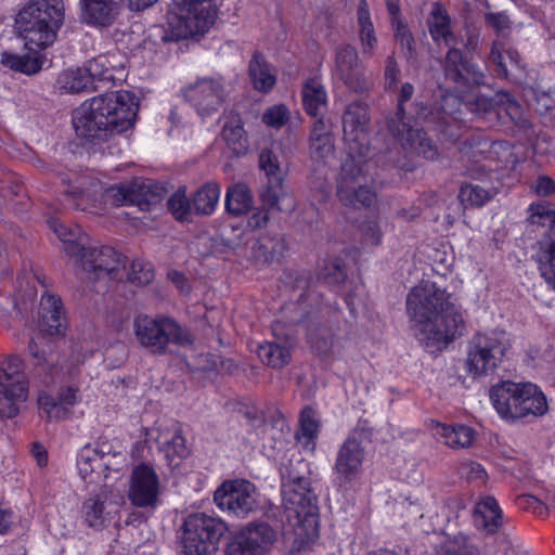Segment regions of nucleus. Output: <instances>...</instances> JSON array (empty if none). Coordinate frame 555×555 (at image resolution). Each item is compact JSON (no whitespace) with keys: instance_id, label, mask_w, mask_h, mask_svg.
Listing matches in <instances>:
<instances>
[{"instance_id":"a211bd4d","label":"nucleus","mask_w":555,"mask_h":555,"mask_svg":"<svg viewBox=\"0 0 555 555\" xmlns=\"http://www.w3.org/2000/svg\"><path fill=\"white\" fill-rule=\"evenodd\" d=\"M159 479L153 466L141 463L131 472L128 500L135 507L154 509L159 501Z\"/></svg>"},{"instance_id":"c9c22d12","label":"nucleus","mask_w":555,"mask_h":555,"mask_svg":"<svg viewBox=\"0 0 555 555\" xmlns=\"http://www.w3.org/2000/svg\"><path fill=\"white\" fill-rule=\"evenodd\" d=\"M302 103L310 116H318L326 107V91L324 86L315 78L308 79L302 87Z\"/></svg>"},{"instance_id":"2f4dec72","label":"nucleus","mask_w":555,"mask_h":555,"mask_svg":"<svg viewBox=\"0 0 555 555\" xmlns=\"http://www.w3.org/2000/svg\"><path fill=\"white\" fill-rule=\"evenodd\" d=\"M356 17L362 53L371 56L377 46V36L372 21L370 5L366 0L358 1Z\"/></svg>"},{"instance_id":"412c9836","label":"nucleus","mask_w":555,"mask_h":555,"mask_svg":"<svg viewBox=\"0 0 555 555\" xmlns=\"http://www.w3.org/2000/svg\"><path fill=\"white\" fill-rule=\"evenodd\" d=\"M335 74L351 91L363 92L366 89L358 51L351 44H341L336 48Z\"/></svg>"},{"instance_id":"7ed1b4c3","label":"nucleus","mask_w":555,"mask_h":555,"mask_svg":"<svg viewBox=\"0 0 555 555\" xmlns=\"http://www.w3.org/2000/svg\"><path fill=\"white\" fill-rule=\"evenodd\" d=\"M64 17L63 0H29L15 17V29L27 51L40 52L56 40Z\"/></svg>"},{"instance_id":"1a4fd4ad","label":"nucleus","mask_w":555,"mask_h":555,"mask_svg":"<svg viewBox=\"0 0 555 555\" xmlns=\"http://www.w3.org/2000/svg\"><path fill=\"white\" fill-rule=\"evenodd\" d=\"M178 7L180 13L170 18L168 28H157L164 43L203 36L215 23L216 11L208 2Z\"/></svg>"},{"instance_id":"0eeeda50","label":"nucleus","mask_w":555,"mask_h":555,"mask_svg":"<svg viewBox=\"0 0 555 555\" xmlns=\"http://www.w3.org/2000/svg\"><path fill=\"white\" fill-rule=\"evenodd\" d=\"M512 347L504 331L475 334L467 343L465 370L473 378L493 374L504 362Z\"/></svg>"},{"instance_id":"5fc2aeb1","label":"nucleus","mask_w":555,"mask_h":555,"mask_svg":"<svg viewBox=\"0 0 555 555\" xmlns=\"http://www.w3.org/2000/svg\"><path fill=\"white\" fill-rule=\"evenodd\" d=\"M168 210L179 221L190 220L194 215L192 202L186 197L185 189L179 188L167 202Z\"/></svg>"},{"instance_id":"4be33fe9","label":"nucleus","mask_w":555,"mask_h":555,"mask_svg":"<svg viewBox=\"0 0 555 555\" xmlns=\"http://www.w3.org/2000/svg\"><path fill=\"white\" fill-rule=\"evenodd\" d=\"M79 400L78 386L70 385L61 387L56 398L46 392H40L38 396V406L41 415L49 421H60L69 416V408L78 403Z\"/></svg>"},{"instance_id":"39448f33","label":"nucleus","mask_w":555,"mask_h":555,"mask_svg":"<svg viewBox=\"0 0 555 555\" xmlns=\"http://www.w3.org/2000/svg\"><path fill=\"white\" fill-rule=\"evenodd\" d=\"M307 470L302 461L292 462L282 473V496L287 519H295L294 527L315 526L318 517V499L310 487L309 478L300 474Z\"/></svg>"},{"instance_id":"6ab92c4d","label":"nucleus","mask_w":555,"mask_h":555,"mask_svg":"<svg viewBox=\"0 0 555 555\" xmlns=\"http://www.w3.org/2000/svg\"><path fill=\"white\" fill-rule=\"evenodd\" d=\"M276 538V532L266 522L249 524L228 543L227 555H261Z\"/></svg>"},{"instance_id":"20e7f679","label":"nucleus","mask_w":555,"mask_h":555,"mask_svg":"<svg viewBox=\"0 0 555 555\" xmlns=\"http://www.w3.org/2000/svg\"><path fill=\"white\" fill-rule=\"evenodd\" d=\"M427 25L436 43H444L450 47L443 63L446 78L465 88L483 85L485 74L482 70L464 60L462 51L453 47L456 43V38L451 29V21L448 13L440 5H434Z\"/></svg>"},{"instance_id":"4c0bfd02","label":"nucleus","mask_w":555,"mask_h":555,"mask_svg":"<svg viewBox=\"0 0 555 555\" xmlns=\"http://www.w3.org/2000/svg\"><path fill=\"white\" fill-rule=\"evenodd\" d=\"M249 77L253 81L255 89L268 92L275 85V75L263 55L255 52L249 62Z\"/></svg>"},{"instance_id":"e433bc0d","label":"nucleus","mask_w":555,"mask_h":555,"mask_svg":"<svg viewBox=\"0 0 555 555\" xmlns=\"http://www.w3.org/2000/svg\"><path fill=\"white\" fill-rule=\"evenodd\" d=\"M0 388V416L13 418L20 412V404L27 400L28 388L18 383Z\"/></svg>"},{"instance_id":"b1692460","label":"nucleus","mask_w":555,"mask_h":555,"mask_svg":"<svg viewBox=\"0 0 555 555\" xmlns=\"http://www.w3.org/2000/svg\"><path fill=\"white\" fill-rule=\"evenodd\" d=\"M364 456V448L356 435H351L340 446L334 469L344 479L351 480L361 472Z\"/></svg>"},{"instance_id":"680f3d73","label":"nucleus","mask_w":555,"mask_h":555,"mask_svg":"<svg viewBox=\"0 0 555 555\" xmlns=\"http://www.w3.org/2000/svg\"><path fill=\"white\" fill-rule=\"evenodd\" d=\"M390 25L393 30L395 40L402 49L406 50L408 56H412L414 53V38L408 25L403 20L393 21Z\"/></svg>"},{"instance_id":"aec40b11","label":"nucleus","mask_w":555,"mask_h":555,"mask_svg":"<svg viewBox=\"0 0 555 555\" xmlns=\"http://www.w3.org/2000/svg\"><path fill=\"white\" fill-rule=\"evenodd\" d=\"M185 99L202 116L217 112L224 100L222 85L211 78H203L184 90Z\"/></svg>"},{"instance_id":"f3484780","label":"nucleus","mask_w":555,"mask_h":555,"mask_svg":"<svg viewBox=\"0 0 555 555\" xmlns=\"http://www.w3.org/2000/svg\"><path fill=\"white\" fill-rule=\"evenodd\" d=\"M214 501L221 509L246 517L257 508V490L247 480H228L215 491Z\"/></svg>"},{"instance_id":"79ce46f5","label":"nucleus","mask_w":555,"mask_h":555,"mask_svg":"<svg viewBox=\"0 0 555 555\" xmlns=\"http://www.w3.org/2000/svg\"><path fill=\"white\" fill-rule=\"evenodd\" d=\"M91 86L86 68H70L63 70L56 79V88L62 93H79Z\"/></svg>"},{"instance_id":"72a5a7b5","label":"nucleus","mask_w":555,"mask_h":555,"mask_svg":"<svg viewBox=\"0 0 555 555\" xmlns=\"http://www.w3.org/2000/svg\"><path fill=\"white\" fill-rule=\"evenodd\" d=\"M77 466L81 478L87 483H95L101 477L100 469L104 466L102 454L87 446L78 454Z\"/></svg>"},{"instance_id":"49530a36","label":"nucleus","mask_w":555,"mask_h":555,"mask_svg":"<svg viewBox=\"0 0 555 555\" xmlns=\"http://www.w3.org/2000/svg\"><path fill=\"white\" fill-rule=\"evenodd\" d=\"M51 230L57 235V237L65 244V251L70 256H79L83 250V246L77 243L79 237L80 229H69L64 225L59 219L53 218L49 221Z\"/></svg>"},{"instance_id":"4468645a","label":"nucleus","mask_w":555,"mask_h":555,"mask_svg":"<svg viewBox=\"0 0 555 555\" xmlns=\"http://www.w3.org/2000/svg\"><path fill=\"white\" fill-rule=\"evenodd\" d=\"M301 322V314L276 320L272 325L274 340L258 346L257 353L262 363L273 369H282L291 361V351L296 345L292 326Z\"/></svg>"},{"instance_id":"9b49d317","label":"nucleus","mask_w":555,"mask_h":555,"mask_svg":"<svg viewBox=\"0 0 555 555\" xmlns=\"http://www.w3.org/2000/svg\"><path fill=\"white\" fill-rule=\"evenodd\" d=\"M366 159L346 157L341 165L337 180V196L345 206L370 207L376 199V193L369 185Z\"/></svg>"},{"instance_id":"423d86ee","label":"nucleus","mask_w":555,"mask_h":555,"mask_svg":"<svg viewBox=\"0 0 555 555\" xmlns=\"http://www.w3.org/2000/svg\"><path fill=\"white\" fill-rule=\"evenodd\" d=\"M133 332L139 345L154 356L172 352V347L192 343L191 334L173 319L139 315L133 321Z\"/></svg>"},{"instance_id":"a878e982","label":"nucleus","mask_w":555,"mask_h":555,"mask_svg":"<svg viewBox=\"0 0 555 555\" xmlns=\"http://www.w3.org/2000/svg\"><path fill=\"white\" fill-rule=\"evenodd\" d=\"M522 383L505 380L494 385L490 391V399L496 412L503 418H516L515 405L518 406Z\"/></svg>"},{"instance_id":"bf43d9fd","label":"nucleus","mask_w":555,"mask_h":555,"mask_svg":"<svg viewBox=\"0 0 555 555\" xmlns=\"http://www.w3.org/2000/svg\"><path fill=\"white\" fill-rule=\"evenodd\" d=\"M320 422L317 418L315 411L311 408H305L299 417V428L302 437L307 439L305 446L313 444V440L319 433Z\"/></svg>"},{"instance_id":"393cba45","label":"nucleus","mask_w":555,"mask_h":555,"mask_svg":"<svg viewBox=\"0 0 555 555\" xmlns=\"http://www.w3.org/2000/svg\"><path fill=\"white\" fill-rule=\"evenodd\" d=\"M121 0H81V21L94 27H109L119 15Z\"/></svg>"},{"instance_id":"4d7b16f0","label":"nucleus","mask_w":555,"mask_h":555,"mask_svg":"<svg viewBox=\"0 0 555 555\" xmlns=\"http://www.w3.org/2000/svg\"><path fill=\"white\" fill-rule=\"evenodd\" d=\"M539 264L542 276L555 289V238L540 251Z\"/></svg>"},{"instance_id":"13d9d810","label":"nucleus","mask_w":555,"mask_h":555,"mask_svg":"<svg viewBox=\"0 0 555 555\" xmlns=\"http://www.w3.org/2000/svg\"><path fill=\"white\" fill-rule=\"evenodd\" d=\"M282 182L276 179L268 180L267 184L259 190L258 197L262 206L271 210H280L279 202L284 195Z\"/></svg>"},{"instance_id":"774afa93","label":"nucleus","mask_w":555,"mask_h":555,"mask_svg":"<svg viewBox=\"0 0 555 555\" xmlns=\"http://www.w3.org/2000/svg\"><path fill=\"white\" fill-rule=\"evenodd\" d=\"M361 233L365 245L376 247L382 243L383 232L375 220L365 221L361 227Z\"/></svg>"},{"instance_id":"2eb2a0df","label":"nucleus","mask_w":555,"mask_h":555,"mask_svg":"<svg viewBox=\"0 0 555 555\" xmlns=\"http://www.w3.org/2000/svg\"><path fill=\"white\" fill-rule=\"evenodd\" d=\"M369 108L365 104L353 102L346 107L343 115L344 140L347 144L346 157H369Z\"/></svg>"},{"instance_id":"ea45409f","label":"nucleus","mask_w":555,"mask_h":555,"mask_svg":"<svg viewBox=\"0 0 555 555\" xmlns=\"http://www.w3.org/2000/svg\"><path fill=\"white\" fill-rule=\"evenodd\" d=\"M24 362L16 354H8L0 359V387H13L22 384L27 387Z\"/></svg>"},{"instance_id":"a18cd8bd","label":"nucleus","mask_w":555,"mask_h":555,"mask_svg":"<svg viewBox=\"0 0 555 555\" xmlns=\"http://www.w3.org/2000/svg\"><path fill=\"white\" fill-rule=\"evenodd\" d=\"M437 434H439L443 439L446 444L451 448H467L472 444L474 439L473 429L464 426H447V425H437Z\"/></svg>"},{"instance_id":"f704fd0d","label":"nucleus","mask_w":555,"mask_h":555,"mask_svg":"<svg viewBox=\"0 0 555 555\" xmlns=\"http://www.w3.org/2000/svg\"><path fill=\"white\" fill-rule=\"evenodd\" d=\"M254 204L250 189L244 183H235L228 188L225 209L230 215L241 216L248 212Z\"/></svg>"},{"instance_id":"7c9ffc66","label":"nucleus","mask_w":555,"mask_h":555,"mask_svg":"<svg viewBox=\"0 0 555 555\" xmlns=\"http://www.w3.org/2000/svg\"><path fill=\"white\" fill-rule=\"evenodd\" d=\"M518 408L515 405L516 418L529 415L541 416L547 411V402L543 392L532 383H522Z\"/></svg>"},{"instance_id":"f8f14e48","label":"nucleus","mask_w":555,"mask_h":555,"mask_svg":"<svg viewBox=\"0 0 555 555\" xmlns=\"http://www.w3.org/2000/svg\"><path fill=\"white\" fill-rule=\"evenodd\" d=\"M76 274L81 280L95 282L100 280H122L126 270V257L111 246L85 248L75 256Z\"/></svg>"},{"instance_id":"ddd939ff","label":"nucleus","mask_w":555,"mask_h":555,"mask_svg":"<svg viewBox=\"0 0 555 555\" xmlns=\"http://www.w3.org/2000/svg\"><path fill=\"white\" fill-rule=\"evenodd\" d=\"M225 524L204 513L190 515L183 522L182 545L185 555H209L217 550Z\"/></svg>"},{"instance_id":"c85d7f7f","label":"nucleus","mask_w":555,"mask_h":555,"mask_svg":"<svg viewBox=\"0 0 555 555\" xmlns=\"http://www.w3.org/2000/svg\"><path fill=\"white\" fill-rule=\"evenodd\" d=\"M61 299L54 295H42L39 307V330L41 334L55 336L62 333Z\"/></svg>"},{"instance_id":"3c124183","label":"nucleus","mask_w":555,"mask_h":555,"mask_svg":"<svg viewBox=\"0 0 555 555\" xmlns=\"http://www.w3.org/2000/svg\"><path fill=\"white\" fill-rule=\"evenodd\" d=\"M529 221L532 224L547 227L552 231V238H555V209L545 201L532 203L529 207Z\"/></svg>"},{"instance_id":"c756f323","label":"nucleus","mask_w":555,"mask_h":555,"mask_svg":"<svg viewBox=\"0 0 555 555\" xmlns=\"http://www.w3.org/2000/svg\"><path fill=\"white\" fill-rule=\"evenodd\" d=\"M489 61L494 66L496 75L506 79L521 67L519 53L512 48L506 49L502 40L493 41Z\"/></svg>"},{"instance_id":"338daca9","label":"nucleus","mask_w":555,"mask_h":555,"mask_svg":"<svg viewBox=\"0 0 555 555\" xmlns=\"http://www.w3.org/2000/svg\"><path fill=\"white\" fill-rule=\"evenodd\" d=\"M459 475L467 481H485L487 474L483 467L476 462L465 461L459 466Z\"/></svg>"},{"instance_id":"37998d69","label":"nucleus","mask_w":555,"mask_h":555,"mask_svg":"<svg viewBox=\"0 0 555 555\" xmlns=\"http://www.w3.org/2000/svg\"><path fill=\"white\" fill-rule=\"evenodd\" d=\"M220 188L216 183H206L192 197L194 215H210L219 201Z\"/></svg>"},{"instance_id":"6e6552de","label":"nucleus","mask_w":555,"mask_h":555,"mask_svg":"<svg viewBox=\"0 0 555 555\" xmlns=\"http://www.w3.org/2000/svg\"><path fill=\"white\" fill-rule=\"evenodd\" d=\"M414 87L404 82L399 91L396 112L386 119L388 132L396 138L404 150H409L426 159L434 160L438 156V147L423 128L412 125V116L405 111L404 103L410 101Z\"/></svg>"},{"instance_id":"a19ab883","label":"nucleus","mask_w":555,"mask_h":555,"mask_svg":"<svg viewBox=\"0 0 555 555\" xmlns=\"http://www.w3.org/2000/svg\"><path fill=\"white\" fill-rule=\"evenodd\" d=\"M222 138L228 146L236 154L247 151L248 142L238 115H231L222 127Z\"/></svg>"},{"instance_id":"e2e57ef3","label":"nucleus","mask_w":555,"mask_h":555,"mask_svg":"<svg viewBox=\"0 0 555 555\" xmlns=\"http://www.w3.org/2000/svg\"><path fill=\"white\" fill-rule=\"evenodd\" d=\"M121 274L129 282L137 285L149 284L154 279V271L139 260L131 263L129 272L121 271Z\"/></svg>"},{"instance_id":"5701e85b","label":"nucleus","mask_w":555,"mask_h":555,"mask_svg":"<svg viewBox=\"0 0 555 555\" xmlns=\"http://www.w3.org/2000/svg\"><path fill=\"white\" fill-rule=\"evenodd\" d=\"M310 157L317 167H324L334 157L335 145L332 125L328 120L318 118L310 131Z\"/></svg>"},{"instance_id":"f257e3e1","label":"nucleus","mask_w":555,"mask_h":555,"mask_svg":"<svg viewBox=\"0 0 555 555\" xmlns=\"http://www.w3.org/2000/svg\"><path fill=\"white\" fill-rule=\"evenodd\" d=\"M406 310L414 322L416 337L427 344L447 345L463 334L462 312L450 300V295L433 282L423 281L411 289Z\"/></svg>"},{"instance_id":"052dcab7","label":"nucleus","mask_w":555,"mask_h":555,"mask_svg":"<svg viewBox=\"0 0 555 555\" xmlns=\"http://www.w3.org/2000/svg\"><path fill=\"white\" fill-rule=\"evenodd\" d=\"M259 166L268 180L283 181L282 170L276 155L270 150H263L259 155Z\"/></svg>"},{"instance_id":"09e8293b","label":"nucleus","mask_w":555,"mask_h":555,"mask_svg":"<svg viewBox=\"0 0 555 555\" xmlns=\"http://www.w3.org/2000/svg\"><path fill=\"white\" fill-rule=\"evenodd\" d=\"M104 504L105 496L102 494H96L83 502L81 512L89 527L102 528L104 526L106 520Z\"/></svg>"},{"instance_id":"cd10ccee","label":"nucleus","mask_w":555,"mask_h":555,"mask_svg":"<svg viewBox=\"0 0 555 555\" xmlns=\"http://www.w3.org/2000/svg\"><path fill=\"white\" fill-rule=\"evenodd\" d=\"M473 518L476 529L485 534H494L502 526V512L492 496L476 504Z\"/></svg>"},{"instance_id":"f03ea898","label":"nucleus","mask_w":555,"mask_h":555,"mask_svg":"<svg viewBox=\"0 0 555 555\" xmlns=\"http://www.w3.org/2000/svg\"><path fill=\"white\" fill-rule=\"evenodd\" d=\"M135 96L128 91L104 93L81 104L74 113L76 134L90 142L104 141L108 134L131 128L138 114Z\"/></svg>"},{"instance_id":"864d4df0","label":"nucleus","mask_w":555,"mask_h":555,"mask_svg":"<svg viewBox=\"0 0 555 555\" xmlns=\"http://www.w3.org/2000/svg\"><path fill=\"white\" fill-rule=\"evenodd\" d=\"M347 278L344 261L338 257H328L323 260L319 270V280L330 285L343 283Z\"/></svg>"},{"instance_id":"473e14b6","label":"nucleus","mask_w":555,"mask_h":555,"mask_svg":"<svg viewBox=\"0 0 555 555\" xmlns=\"http://www.w3.org/2000/svg\"><path fill=\"white\" fill-rule=\"evenodd\" d=\"M334 330L326 323L310 321L307 325V338L313 352L320 357L331 353L334 346Z\"/></svg>"},{"instance_id":"9d476101","label":"nucleus","mask_w":555,"mask_h":555,"mask_svg":"<svg viewBox=\"0 0 555 555\" xmlns=\"http://www.w3.org/2000/svg\"><path fill=\"white\" fill-rule=\"evenodd\" d=\"M366 159L346 157L341 165L337 180V196L345 206L370 207L376 199V193L369 185Z\"/></svg>"},{"instance_id":"8fccbe9b","label":"nucleus","mask_w":555,"mask_h":555,"mask_svg":"<svg viewBox=\"0 0 555 555\" xmlns=\"http://www.w3.org/2000/svg\"><path fill=\"white\" fill-rule=\"evenodd\" d=\"M494 194V189H486L477 183H468L460 189L459 199L465 206L480 207L489 202Z\"/></svg>"},{"instance_id":"58836bf2","label":"nucleus","mask_w":555,"mask_h":555,"mask_svg":"<svg viewBox=\"0 0 555 555\" xmlns=\"http://www.w3.org/2000/svg\"><path fill=\"white\" fill-rule=\"evenodd\" d=\"M285 249L286 245L282 236L266 235L254 245L253 255L257 261L270 263L278 261L284 255Z\"/></svg>"},{"instance_id":"dca6fc26","label":"nucleus","mask_w":555,"mask_h":555,"mask_svg":"<svg viewBox=\"0 0 555 555\" xmlns=\"http://www.w3.org/2000/svg\"><path fill=\"white\" fill-rule=\"evenodd\" d=\"M167 189L152 179H134L129 183H121L107 190V194L116 204L137 205L140 210H152L166 195Z\"/></svg>"},{"instance_id":"6e6d98bb","label":"nucleus","mask_w":555,"mask_h":555,"mask_svg":"<svg viewBox=\"0 0 555 555\" xmlns=\"http://www.w3.org/2000/svg\"><path fill=\"white\" fill-rule=\"evenodd\" d=\"M85 68L88 72L91 83L95 80L113 81L115 79L114 68L107 55H98L90 60Z\"/></svg>"},{"instance_id":"de8ad7c7","label":"nucleus","mask_w":555,"mask_h":555,"mask_svg":"<svg viewBox=\"0 0 555 555\" xmlns=\"http://www.w3.org/2000/svg\"><path fill=\"white\" fill-rule=\"evenodd\" d=\"M436 555H480L478 547L463 533L448 537Z\"/></svg>"},{"instance_id":"bb28decb","label":"nucleus","mask_w":555,"mask_h":555,"mask_svg":"<svg viewBox=\"0 0 555 555\" xmlns=\"http://www.w3.org/2000/svg\"><path fill=\"white\" fill-rule=\"evenodd\" d=\"M495 109H498L499 113L504 111L512 119H518L521 115L520 105L507 92H499L494 98L480 95L470 103V111L480 116H486Z\"/></svg>"},{"instance_id":"c03bdc74","label":"nucleus","mask_w":555,"mask_h":555,"mask_svg":"<svg viewBox=\"0 0 555 555\" xmlns=\"http://www.w3.org/2000/svg\"><path fill=\"white\" fill-rule=\"evenodd\" d=\"M38 54L39 52L31 51L24 55L3 52L1 63L13 70L30 75L39 72L41 68Z\"/></svg>"},{"instance_id":"0e129e2a","label":"nucleus","mask_w":555,"mask_h":555,"mask_svg":"<svg viewBox=\"0 0 555 555\" xmlns=\"http://www.w3.org/2000/svg\"><path fill=\"white\" fill-rule=\"evenodd\" d=\"M416 113L415 115L410 114L412 116V125L414 127L421 128L420 124H436L440 122L443 119V115L438 108H434L431 106L424 105L422 103L415 104Z\"/></svg>"},{"instance_id":"69168bd1","label":"nucleus","mask_w":555,"mask_h":555,"mask_svg":"<svg viewBox=\"0 0 555 555\" xmlns=\"http://www.w3.org/2000/svg\"><path fill=\"white\" fill-rule=\"evenodd\" d=\"M288 118V109L283 104L270 106L262 114L263 124L275 129L283 127Z\"/></svg>"},{"instance_id":"603ef678","label":"nucleus","mask_w":555,"mask_h":555,"mask_svg":"<svg viewBox=\"0 0 555 555\" xmlns=\"http://www.w3.org/2000/svg\"><path fill=\"white\" fill-rule=\"evenodd\" d=\"M159 450L164 453L170 467L179 466L181 460L189 454L185 439L180 434H176L170 440L163 442Z\"/></svg>"}]
</instances>
